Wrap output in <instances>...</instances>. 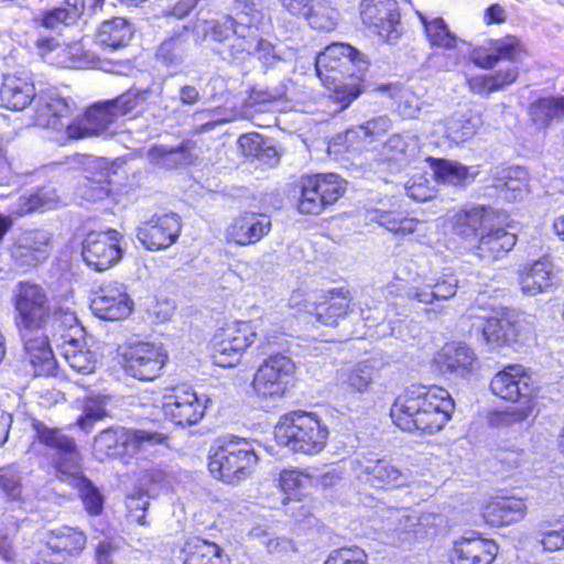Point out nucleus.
<instances>
[{
    "label": "nucleus",
    "instance_id": "1",
    "mask_svg": "<svg viewBox=\"0 0 564 564\" xmlns=\"http://www.w3.org/2000/svg\"><path fill=\"white\" fill-rule=\"evenodd\" d=\"M74 110L72 99L42 96L37 101L36 120L40 127L64 131L66 139L78 140L112 132V126L119 119L108 100L93 105L84 116L72 119Z\"/></svg>",
    "mask_w": 564,
    "mask_h": 564
},
{
    "label": "nucleus",
    "instance_id": "2",
    "mask_svg": "<svg viewBox=\"0 0 564 564\" xmlns=\"http://www.w3.org/2000/svg\"><path fill=\"white\" fill-rule=\"evenodd\" d=\"M455 408L447 390L412 387L400 394L390 410L393 423L403 431L438 432Z\"/></svg>",
    "mask_w": 564,
    "mask_h": 564
},
{
    "label": "nucleus",
    "instance_id": "3",
    "mask_svg": "<svg viewBox=\"0 0 564 564\" xmlns=\"http://www.w3.org/2000/svg\"><path fill=\"white\" fill-rule=\"evenodd\" d=\"M258 460L254 441L231 435L210 455L208 468L215 478L236 485L252 475Z\"/></svg>",
    "mask_w": 564,
    "mask_h": 564
},
{
    "label": "nucleus",
    "instance_id": "4",
    "mask_svg": "<svg viewBox=\"0 0 564 564\" xmlns=\"http://www.w3.org/2000/svg\"><path fill=\"white\" fill-rule=\"evenodd\" d=\"M274 436L280 444L294 452L314 455L325 447L328 429L316 414L297 411L280 419L274 427Z\"/></svg>",
    "mask_w": 564,
    "mask_h": 564
},
{
    "label": "nucleus",
    "instance_id": "5",
    "mask_svg": "<svg viewBox=\"0 0 564 564\" xmlns=\"http://www.w3.org/2000/svg\"><path fill=\"white\" fill-rule=\"evenodd\" d=\"M258 329L263 336L267 345L275 343V336H271L265 329V322H235L216 332L213 337L212 356L214 362L223 368L236 366L245 352L251 346L257 336Z\"/></svg>",
    "mask_w": 564,
    "mask_h": 564
},
{
    "label": "nucleus",
    "instance_id": "6",
    "mask_svg": "<svg viewBox=\"0 0 564 564\" xmlns=\"http://www.w3.org/2000/svg\"><path fill=\"white\" fill-rule=\"evenodd\" d=\"M166 436L156 431L129 430L112 427L100 432L94 442V454L102 460L120 455H135L158 444L164 443Z\"/></svg>",
    "mask_w": 564,
    "mask_h": 564
},
{
    "label": "nucleus",
    "instance_id": "7",
    "mask_svg": "<svg viewBox=\"0 0 564 564\" xmlns=\"http://www.w3.org/2000/svg\"><path fill=\"white\" fill-rule=\"evenodd\" d=\"M355 475L358 479L373 487H408L415 481L410 469H400L390 460L378 457L373 452H367L362 446L355 451Z\"/></svg>",
    "mask_w": 564,
    "mask_h": 564
},
{
    "label": "nucleus",
    "instance_id": "8",
    "mask_svg": "<svg viewBox=\"0 0 564 564\" xmlns=\"http://www.w3.org/2000/svg\"><path fill=\"white\" fill-rule=\"evenodd\" d=\"M56 326L66 325L67 333L62 334L63 343L58 346L61 356L68 366L83 375L93 373L96 369L97 354L87 348L83 338L84 328L73 312L59 313L54 317Z\"/></svg>",
    "mask_w": 564,
    "mask_h": 564
},
{
    "label": "nucleus",
    "instance_id": "9",
    "mask_svg": "<svg viewBox=\"0 0 564 564\" xmlns=\"http://www.w3.org/2000/svg\"><path fill=\"white\" fill-rule=\"evenodd\" d=\"M294 361L283 354L270 355L257 368L252 389L261 399L276 400L286 393L295 373Z\"/></svg>",
    "mask_w": 564,
    "mask_h": 564
},
{
    "label": "nucleus",
    "instance_id": "10",
    "mask_svg": "<svg viewBox=\"0 0 564 564\" xmlns=\"http://www.w3.org/2000/svg\"><path fill=\"white\" fill-rule=\"evenodd\" d=\"M209 398L198 394L193 388L182 384L163 397L162 409L166 419L181 426L197 424L204 416Z\"/></svg>",
    "mask_w": 564,
    "mask_h": 564
},
{
    "label": "nucleus",
    "instance_id": "11",
    "mask_svg": "<svg viewBox=\"0 0 564 564\" xmlns=\"http://www.w3.org/2000/svg\"><path fill=\"white\" fill-rule=\"evenodd\" d=\"M359 15L365 28L387 43H395L401 36L397 0H361Z\"/></svg>",
    "mask_w": 564,
    "mask_h": 564
},
{
    "label": "nucleus",
    "instance_id": "12",
    "mask_svg": "<svg viewBox=\"0 0 564 564\" xmlns=\"http://www.w3.org/2000/svg\"><path fill=\"white\" fill-rule=\"evenodd\" d=\"M15 324L20 332L40 330L50 316V304L43 288L33 283H20L15 293Z\"/></svg>",
    "mask_w": 564,
    "mask_h": 564
},
{
    "label": "nucleus",
    "instance_id": "13",
    "mask_svg": "<svg viewBox=\"0 0 564 564\" xmlns=\"http://www.w3.org/2000/svg\"><path fill=\"white\" fill-rule=\"evenodd\" d=\"M87 536L78 528L61 525L45 533L46 549L33 564H66L85 549Z\"/></svg>",
    "mask_w": 564,
    "mask_h": 564
},
{
    "label": "nucleus",
    "instance_id": "14",
    "mask_svg": "<svg viewBox=\"0 0 564 564\" xmlns=\"http://www.w3.org/2000/svg\"><path fill=\"white\" fill-rule=\"evenodd\" d=\"M344 192V183L336 174L303 177L297 203L302 214L317 215L325 206L334 204Z\"/></svg>",
    "mask_w": 564,
    "mask_h": 564
},
{
    "label": "nucleus",
    "instance_id": "15",
    "mask_svg": "<svg viewBox=\"0 0 564 564\" xmlns=\"http://www.w3.org/2000/svg\"><path fill=\"white\" fill-rule=\"evenodd\" d=\"M122 357L124 371L143 381L158 378L167 361V355L162 346L147 341L130 344Z\"/></svg>",
    "mask_w": 564,
    "mask_h": 564
},
{
    "label": "nucleus",
    "instance_id": "16",
    "mask_svg": "<svg viewBox=\"0 0 564 564\" xmlns=\"http://www.w3.org/2000/svg\"><path fill=\"white\" fill-rule=\"evenodd\" d=\"M32 426L36 438L43 445L55 451V467L57 471L66 476L78 474L82 457L74 440L64 434L59 429L50 427L40 421H34Z\"/></svg>",
    "mask_w": 564,
    "mask_h": 564
},
{
    "label": "nucleus",
    "instance_id": "17",
    "mask_svg": "<svg viewBox=\"0 0 564 564\" xmlns=\"http://www.w3.org/2000/svg\"><path fill=\"white\" fill-rule=\"evenodd\" d=\"M52 235L44 229H21L12 237L11 259L21 268H34L44 262L51 251Z\"/></svg>",
    "mask_w": 564,
    "mask_h": 564
},
{
    "label": "nucleus",
    "instance_id": "18",
    "mask_svg": "<svg viewBox=\"0 0 564 564\" xmlns=\"http://www.w3.org/2000/svg\"><path fill=\"white\" fill-rule=\"evenodd\" d=\"M121 239L122 235L115 229L89 232L83 242L84 261L96 271L109 269L121 259Z\"/></svg>",
    "mask_w": 564,
    "mask_h": 564
},
{
    "label": "nucleus",
    "instance_id": "19",
    "mask_svg": "<svg viewBox=\"0 0 564 564\" xmlns=\"http://www.w3.org/2000/svg\"><path fill=\"white\" fill-rule=\"evenodd\" d=\"M42 96L46 97L57 95L53 93H41L40 95H36L35 85L31 75L24 72L8 74L3 77L0 88L1 107L13 111H21L34 101V122L36 126H40L36 120L37 101Z\"/></svg>",
    "mask_w": 564,
    "mask_h": 564
},
{
    "label": "nucleus",
    "instance_id": "20",
    "mask_svg": "<svg viewBox=\"0 0 564 564\" xmlns=\"http://www.w3.org/2000/svg\"><path fill=\"white\" fill-rule=\"evenodd\" d=\"M181 232L180 217L174 214L153 215L149 220L140 223L137 237L142 246L156 251L170 247Z\"/></svg>",
    "mask_w": 564,
    "mask_h": 564
},
{
    "label": "nucleus",
    "instance_id": "21",
    "mask_svg": "<svg viewBox=\"0 0 564 564\" xmlns=\"http://www.w3.org/2000/svg\"><path fill=\"white\" fill-rule=\"evenodd\" d=\"M271 228L272 223L268 215L243 212L231 218L224 236L228 243L247 247L262 240L271 231Z\"/></svg>",
    "mask_w": 564,
    "mask_h": 564
},
{
    "label": "nucleus",
    "instance_id": "22",
    "mask_svg": "<svg viewBox=\"0 0 564 564\" xmlns=\"http://www.w3.org/2000/svg\"><path fill=\"white\" fill-rule=\"evenodd\" d=\"M90 308L101 319L120 321L131 314L133 302L123 284L107 282L99 288L90 303Z\"/></svg>",
    "mask_w": 564,
    "mask_h": 564
},
{
    "label": "nucleus",
    "instance_id": "23",
    "mask_svg": "<svg viewBox=\"0 0 564 564\" xmlns=\"http://www.w3.org/2000/svg\"><path fill=\"white\" fill-rule=\"evenodd\" d=\"M531 377L520 365L507 366L497 372L490 381L491 392L506 401L517 402L530 399Z\"/></svg>",
    "mask_w": 564,
    "mask_h": 564
},
{
    "label": "nucleus",
    "instance_id": "24",
    "mask_svg": "<svg viewBox=\"0 0 564 564\" xmlns=\"http://www.w3.org/2000/svg\"><path fill=\"white\" fill-rule=\"evenodd\" d=\"M522 41L514 35L491 40L489 47H478L471 54L473 62L485 69L495 67L500 61L518 62L525 55Z\"/></svg>",
    "mask_w": 564,
    "mask_h": 564
},
{
    "label": "nucleus",
    "instance_id": "25",
    "mask_svg": "<svg viewBox=\"0 0 564 564\" xmlns=\"http://www.w3.org/2000/svg\"><path fill=\"white\" fill-rule=\"evenodd\" d=\"M457 289V278L454 274L444 273L416 281L408 289L406 297L425 305H432L434 302L447 301L454 297Z\"/></svg>",
    "mask_w": 564,
    "mask_h": 564
},
{
    "label": "nucleus",
    "instance_id": "26",
    "mask_svg": "<svg viewBox=\"0 0 564 564\" xmlns=\"http://www.w3.org/2000/svg\"><path fill=\"white\" fill-rule=\"evenodd\" d=\"M24 340L25 358L33 376H52L56 369V359L47 336L40 330L20 332Z\"/></svg>",
    "mask_w": 564,
    "mask_h": 564
},
{
    "label": "nucleus",
    "instance_id": "27",
    "mask_svg": "<svg viewBox=\"0 0 564 564\" xmlns=\"http://www.w3.org/2000/svg\"><path fill=\"white\" fill-rule=\"evenodd\" d=\"M517 243V236L506 228L491 225L484 229L474 247V253L485 262L503 258Z\"/></svg>",
    "mask_w": 564,
    "mask_h": 564
},
{
    "label": "nucleus",
    "instance_id": "28",
    "mask_svg": "<svg viewBox=\"0 0 564 564\" xmlns=\"http://www.w3.org/2000/svg\"><path fill=\"white\" fill-rule=\"evenodd\" d=\"M498 553V545L477 535L463 536L455 542L452 560L455 564H490Z\"/></svg>",
    "mask_w": 564,
    "mask_h": 564
},
{
    "label": "nucleus",
    "instance_id": "29",
    "mask_svg": "<svg viewBox=\"0 0 564 564\" xmlns=\"http://www.w3.org/2000/svg\"><path fill=\"white\" fill-rule=\"evenodd\" d=\"M475 361V352L462 343L445 345L435 358L441 372L460 378H465L473 371Z\"/></svg>",
    "mask_w": 564,
    "mask_h": 564
},
{
    "label": "nucleus",
    "instance_id": "30",
    "mask_svg": "<svg viewBox=\"0 0 564 564\" xmlns=\"http://www.w3.org/2000/svg\"><path fill=\"white\" fill-rule=\"evenodd\" d=\"M527 513L522 499L516 497H497L491 499L484 509V518L494 527L509 525L520 521Z\"/></svg>",
    "mask_w": 564,
    "mask_h": 564
},
{
    "label": "nucleus",
    "instance_id": "31",
    "mask_svg": "<svg viewBox=\"0 0 564 564\" xmlns=\"http://www.w3.org/2000/svg\"><path fill=\"white\" fill-rule=\"evenodd\" d=\"M341 291L330 290L314 295V312L316 319L326 326H336L339 318L347 315L349 301Z\"/></svg>",
    "mask_w": 564,
    "mask_h": 564
},
{
    "label": "nucleus",
    "instance_id": "32",
    "mask_svg": "<svg viewBox=\"0 0 564 564\" xmlns=\"http://www.w3.org/2000/svg\"><path fill=\"white\" fill-rule=\"evenodd\" d=\"M495 217V212L485 206L459 210L453 217V230L463 238L479 237L480 232L491 225Z\"/></svg>",
    "mask_w": 564,
    "mask_h": 564
},
{
    "label": "nucleus",
    "instance_id": "33",
    "mask_svg": "<svg viewBox=\"0 0 564 564\" xmlns=\"http://www.w3.org/2000/svg\"><path fill=\"white\" fill-rule=\"evenodd\" d=\"M528 173L519 166L499 169L494 173L492 186L508 200H520L528 193Z\"/></svg>",
    "mask_w": 564,
    "mask_h": 564
},
{
    "label": "nucleus",
    "instance_id": "34",
    "mask_svg": "<svg viewBox=\"0 0 564 564\" xmlns=\"http://www.w3.org/2000/svg\"><path fill=\"white\" fill-rule=\"evenodd\" d=\"M419 517L406 510H394L387 518L384 531L389 543L399 545L411 542L416 535Z\"/></svg>",
    "mask_w": 564,
    "mask_h": 564
},
{
    "label": "nucleus",
    "instance_id": "35",
    "mask_svg": "<svg viewBox=\"0 0 564 564\" xmlns=\"http://www.w3.org/2000/svg\"><path fill=\"white\" fill-rule=\"evenodd\" d=\"M192 141H183L178 145H153L148 151L149 162L158 167L172 170L191 163Z\"/></svg>",
    "mask_w": 564,
    "mask_h": 564
},
{
    "label": "nucleus",
    "instance_id": "36",
    "mask_svg": "<svg viewBox=\"0 0 564 564\" xmlns=\"http://www.w3.org/2000/svg\"><path fill=\"white\" fill-rule=\"evenodd\" d=\"M551 263L543 259L525 267L520 275L521 291L530 296L545 292L553 282Z\"/></svg>",
    "mask_w": 564,
    "mask_h": 564
},
{
    "label": "nucleus",
    "instance_id": "37",
    "mask_svg": "<svg viewBox=\"0 0 564 564\" xmlns=\"http://www.w3.org/2000/svg\"><path fill=\"white\" fill-rule=\"evenodd\" d=\"M373 90L387 94L397 102V110L405 119H414L419 116L423 101L410 88L400 83H388L379 85Z\"/></svg>",
    "mask_w": 564,
    "mask_h": 564
},
{
    "label": "nucleus",
    "instance_id": "38",
    "mask_svg": "<svg viewBox=\"0 0 564 564\" xmlns=\"http://www.w3.org/2000/svg\"><path fill=\"white\" fill-rule=\"evenodd\" d=\"M444 132L454 143H463L475 135L481 126V118L475 111L454 112L443 122Z\"/></svg>",
    "mask_w": 564,
    "mask_h": 564
},
{
    "label": "nucleus",
    "instance_id": "39",
    "mask_svg": "<svg viewBox=\"0 0 564 564\" xmlns=\"http://www.w3.org/2000/svg\"><path fill=\"white\" fill-rule=\"evenodd\" d=\"M229 45V56L234 59H241L247 54L264 52L269 54L272 50L268 41L259 39L258 31L253 29H246L240 26V30H235Z\"/></svg>",
    "mask_w": 564,
    "mask_h": 564
},
{
    "label": "nucleus",
    "instance_id": "40",
    "mask_svg": "<svg viewBox=\"0 0 564 564\" xmlns=\"http://www.w3.org/2000/svg\"><path fill=\"white\" fill-rule=\"evenodd\" d=\"M131 37V25L123 18H113L104 21L96 33L97 43L110 50L127 46Z\"/></svg>",
    "mask_w": 564,
    "mask_h": 564
},
{
    "label": "nucleus",
    "instance_id": "41",
    "mask_svg": "<svg viewBox=\"0 0 564 564\" xmlns=\"http://www.w3.org/2000/svg\"><path fill=\"white\" fill-rule=\"evenodd\" d=\"M183 552V564H226L223 550L205 540L195 538L188 541Z\"/></svg>",
    "mask_w": 564,
    "mask_h": 564
},
{
    "label": "nucleus",
    "instance_id": "42",
    "mask_svg": "<svg viewBox=\"0 0 564 564\" xmlns=\"http://www.w3.org/2000/svg\"><path fill=\"white\" fill-rule=\"evenodd\" d=\"M482 336L487 344L501 347L517 338V326L508 315L489 317L482 326Z\"/></svg>",
    "mask_w": 564,
    "mask_h": 564
},
{
    "label": "nucleus",
    "instance_id": "43",
    "mask_svg": "<svg viewBox=\"0 0 564 564\" xmlns=\"http://www.w3.org/2000/svg\"><path fill=\"white\" fill-rule=\"evenodd\" d=\"M417 17L424 26L425 34L431 46L444 50H454L457 46L458 39L452 33L442 18L429 20L423 13L417 12Z\"/></svg>",
    "mask_w": 564,
    "mask_h": 564
},
{
    "label": "nucleus",
    "instance_id": "44",
    "mask_svg": "<svg viewBox=\"0 0 564 564\" xmlns=\"http://www.w3.org/2000/svg\"><path fill=\"white\" fill-rule=\"evenodd\" d=\"M368 218L384 227L388 231L401 236L413 234L419 224L415 218L402 216L397 212L381 209L370 212Z\"/></svg>",
    "mask_w": 564,
    "mask_h": 564
},
{
    "label": "nucleus",
    "instance_id": "45",
    "mask_svg": "<svg viewBox=\"0 0 564 564\" xmlns=\"http://www.w3.org/2000/svg\"><path fill=\"white\" fill-rule=\"evenodd\" d=\"M352 62V47L341 43H334L316 56L315 67L318 76H322L323 69L336 72L343 65Z\"/></svg>",
    "mask_w": 564,
    "mask_h": 564
},
{
    "label": "nucleus",
    "instance_id": "46",
    "mask_svg": "<svg viewBox=\"0 0 564 564\" xmlns=\"http://www.w3.org/2000/svg\"><path fill=\"white\" fill-rule=\"evenodd\" d=\"M162 94V86L156 85L155 87L130 88L119 97L108 100L112 108L116 110L118 117H122L132 110L137 109L149 100L151 96H160Z\"/></svg>",
    "mask_w": 564,
    "mask_h": 564
},
{
    "label": "nucleus",
    "instance_id": "47",
    "mask_svg": "<svg viewBox=\"0 0 564 564\" xmlns=\"http://www.w3.org/2000/svg\"><path fill=\"white\" fill-rule=\"evenodd\" d=\"M314 478L297 469H284L280 473L279 486L288 499L300 500L314 486Z\"/></svg>",
    "mask_w": 564,
    "mask_h": 564
},
{
    "label": "nucleus",
    "instance_id": "48",
    "mask_svg": "<svg viewBox=\"0 0 564 564\" xmlns=\"http://www.w3.org/2000/svg\"><path fill=\"white\" fill-rule=\"evenodd\" d=\"M305 19L311 28L329 32L337 26L339 12L329 1L319 0L308 8L307 13H305Z\"/></svg>",
    "mask_w": 564,
    "mask_h": 564
},
{
    "label": "nucleus",
    "instance_id": "49",
    "mask_svg": "<svg viewBox=\"0 0 564 564\" xmlns=\"http://www.w3.org/2000/svg\"><path fill=\"white\" fill-rule=\"evenodd\" d=\"M72 477L85 511L91 517L99 516L104 510L105 503V498L100 490L88 478L83 477L80 471Z\"/></svg>",
    "mask_w": 564,
    "mask_h": 564
},
{
    "label": "nucleus",
    "instance_id": "50",
    "mask_svg": "<svg viewBox=\"0 0 564 564\" xmlns=\"http://www.w3.org/2000/svg\"><path fill=\"white\" fill-rule=\"evenodd\" d=\"M532 120L539 127H547L553 119H564V97L541 98L530 107Z\"/></svg>",
    "mask_w": 564,
    "mask_h": 564
},
{
    "label": "nucleus",
    "instance_id": "51",
    "mask_svg": "<svg viewBox=\"0 0 564 564\" xmlns=\"http://www.w3.org/2000/svg\"><path fill=\"white\" fill-rule=\"evenodd\" d=\"M431 166L437 180L452 184L463 185L464 182L471 177L469 167L445 159H431Z\"/></svg>",
    "mask_w": 564,
    "mask_h": 564
},
{
    "label": "nucleus",
    "instance_id": "52",
    "mask_svg": "<svg viewBox=\"0 0 564 564\" xmlns=\"http://www.w3.org/2000/svg\"><path fill=\"white\" fill-rule=\"evenodd\" d=\"M236 20L230 17H226L223 20H210L203 21L196 24L195 32L197 36H202V40L210 37L213 41L224 43L229 41L234 34Z\"/></svg>",
    "mask_w": 564,
    "mask_h": 564
},
{
    "label": "nucleus",
    "instance_id": "53",
    "mask_svg": "<svg viewBox=\"0 0 564 564\" xmlns=\"http://www.w3.org/2000/svg\"><path fill=\"white\" fill-rule=\"evenodd\" d=\"M32 21L35 28L59 31L63 26L73 24L76 20L65 8L56 7L40 11L33 17Z\"/></svg>",
    "mask_w": 564,
    "mask_h": 564
},
{
    "label": "nucleus",
    "instance_id": "54",
    "mask_svg": "<svg viewBox=\"0 0 564 564\" xmlns=\"http://www.w3.org/2000/svg\"><path fill=\"white\" fill-rule=\"evenodd\" d=\"M234 10L235 20L239 26L258 31V24L261 22L263 14L257 0H235Z\"/></svg>",
    "mask_w": 564,
    "mask_h": 564
},
{
    "label": "nucleus",
    "instance_id": "55",
    "mask_svg": "<svg viewBox=\"0 0 564 564\" xmlns=\"http://www.w3.org/2000/svg\"><path fill=\"white\" fill-rule=\"evenodd\" d=\"M85 63L84 48L79 42L59 44L57 53L51 58V64L68 68H80Z\"/></svg>",
    "mask_w": 564,
    "mask_h": 564
},
{
    "label": "nucleus",
    "instance_id": "56",
    "mask_svg": "<svg viewBox=\"0 0 564 564\" xmlns=\"http://www.w3.org/2000/svg\"><path fill=\"white\" fill-rule=\"evenodd\" d=\"M58 203V196L54 188L44 187L29 197L20 198V213L28 214L37 209H51Z\"/></svg>",
    "mask_w": 564,
    "mask_h": 564
},
{
    "label": "nucleus",
    "instance_id": "57",
    "mask_svg": "<svg viewBox=\"0 0 564 564\" xmlns=\"http://www.w3.org/2000/svg\"><path fill=\"white\" fill-rule=\"evenodd\" d=\"M187 48L188 45L182 36L171 37L160 45L156 56L166 66H177L183 62Z\"/></svg>",
    "mask_w": 564,
    "mask_h": 564
},
{
    "label": "nucleus",
    "instance_id": "58",
    "mask_svg": "<svg viewBox=\"0 0 564 564\" xmlns=\"http://www.w3.org/2000/svg\"><path fill=\"white\" fill-rule=\"evenodd\" d=\"M109 398L106 395H90L85 400L83 415L77 419V425L86 430L93 421L100 420L106 415V405Z\"/></svg>",
    "mask_w": 564,
    "mask_h": 564
},
{
    "label": "nucleus",
    "instance_id": "59",
    "mask_svg": "<svg viewBox=\"0 0 564 564\" xmlns=\"http://www.w3.org/2000/svg\"><path fill=\"white\" fill-rule=\"evenodd\" d=\"M519 406L510 408L496 414V423L502 426H511L527 421L533 411L531 399H523Z\"/></svg>",
    "mask_w": 564,
    "mask_h": 564
},
{
    "label": "nucleus",
    "instance_id": "60",
    "mask_svg": "<svg viewBox=\"0 0 564 564\" xmlns=\"http://www.w3.org/2000/svg\"><path fill=\"white\" fill-rule=\"evenodd\" d=\"M111 166L101 158H88L84 167V181L110 184Z\"/></svg>",
    "mask_w": 564,
    "mask_h": 564
},
{
    "label": "nucleus",
    "instance_id": "61",
    "mask_svg": "<svg viewBox=\"0 0 564 564\" xmlns=\"http://www.w3.org/2000/svg\"><path fill=\"white\" fill-rule=\"evenodd\" d=\"M76 193L79 197L87 202H97L108 197L110 194V188L109 184L106 183H93L90 181L83 180L78 184Z\"/></svg>",
    "mask_w": 564,
    "mask_h": 564
},
{
    "label": "nucleus",
    "instance_id": "62",
    "mask_svg": "<svg viewBox=\"0 0 564 564\" xmlns=\"http://www.w3.org/2000/svg\"><path fill=\"white\" fill-rule=\"evenodd\" d=\"M376 372V361L359 362L357 369H355V390L365 391L373 380Z\"/></svg>",
    "mask_w": 564,
    "mask_h": 564
},
{
    "label": "nucleus",
    "instance_id": "63",
    "mask_svg": "<svg viewBox=\"0 0 564 564\" xmlns=\"http://www.w3.org/2000/svg\"><path fill=\"white\" fill-rule=\"evenodd\" d=\"M391 126V121L387 116L372 118L365 123L358 126L359 132L365 137H377L386 133Z\"/></svg>",
    "mask_w": 564,
    "mask_h": 564
},
{
    "label": "nucleus",
    "instance_id": "64",
    "mask_svg": "<svg viewBox=\"0 0 564 564\" xmlns=\"http://www.w3.org/2000/svg\"><path fill=\"white\" fill-rule=\"evenodd\" d=\"M0 488L6 492L9 499H21L22 486L20 479L11 471L4 470L0 473Z\"/></svg>",
    "mask_w": 564,
    "mask_h": 564
}]
</instances>
